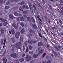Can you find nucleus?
Wrapping results in <instances>:
<instances>
[{
    "label": "nucleus",
    "mask_w": 63,
    "mask_h": 63,
    "mask_svg": "<svg viewBox=\"0 0 63 63\" xmlns=\"http://www.w3.org/2000/svg\"><path fill=\"white\" fill-rule=\"evenodd\" d=\"M53 47L54 48L55 50L56 51H59L60 50L55 45H54L53 46Z\"/></svg>",
    "instance_id": "obj_9"
},
{
    "label": "nucleus",
    "mask_w": 63,
    "mask_h": 63,
    "mask_svg": "<svg viewBox=\"0 0 63 63\" xmlns=\"http://www.w3.org/2000/svg\"><path fill=\"white\" fill-rule=\"evenodd\" d=\"M25 32V30L23 28L22 29V30L21 31V34H23Z\"/></svg>",
    "instance_id": "obj_22"
},
{
    "label": "nucleus",
    "mask_w": 63,
    "mask_h": 63,
    "mask_svg": "<svg viewBox=\"0 0 63 63\" xmlns=\"http://www.w3.org/2000/svg\"><path fill=\"white\" fill-rule=\"evenodd\" d=\"M33 57L35 58H36L37 57H38V54H34L33 56Z\"/></svg>",
    "instance_id": "obj_23"
},
{
    "label": "nucleus",
    "mask_w": 63,
    "mask_h": 63,
    "mask_svg": "<svg viewBox=\"0 0 63 63\" xmlns=\"http://www.w3.org/2000/svg\"><path fill=\"white\" fill-rule=\"evenodd\" d=\"M43 57H44L45 55H46V53H44L43 54Z\"/></svg>",
    "instance_id": "obj_53"
},
{
    "label": "nucleus",
    "mask_w": 63,
    "mask_h": 63,
    "mask_svg": "<svg viewBox=\"0 0 63 63\" xmlns=\"http://www.w3.org/2000/svg\"><path fill=\"white\" fill-rule=\"evenodd\" d=\"M6 0H4L3 2V0H0V4H2V3H3V4L5 3V2H6Z\"/></svg>",
    "instance_id": "obj_15"
},
{
    "label": "nucleus",
    "mask_w": 63,
    "mask_h": 63,
    "mask_svg": "<svg viewBox=\"0 0 63 63\" xmlns=\"http://www.w3.org/2000/svg\"><path fill=\"white\" fill-rule=\"evenodd\" d=\"M4 9H8V6H6L4 8Z\"/></svg>",
    "instance_id": "obj_44"
},
{
    "label": "nucleus",
    "mask_w": 63,
    "mask_h": 63,
    "mask_svg": "<svg viewBox=\"0 0 63 63\" xmlns=\"http://www.w3.org/2000/svg\"><path fill=\"white\" fill-rule=\"evenodd\" d=\"M3 43H4V39H2L0 41V43L1 45L3 44Z\"/></svg>",
    "instance_id": "obj_28"
},
{
    "label": "nucleus",
    "mask_w": 63,
    "mask_h": 63,
    "mask_svg": "<svg viewBox=\"0 0 63 63\" xmlns=\"http://www.w3.org/2000/svg\"><path fill=\"white\" fill-rule=\"evenodd\" d=\"M16 19L17 21H18L19 20V18H17Z\"/></svg>",
    "instance_id": "obj_55"
},
{
    "label": "nucleus",
    "mask_w": 63,
    "mask_h": 63,
    "mask_svg": "<svg viewBox=\"0 0 63 63\" xmlns=\"http://www.w3.org/2000/svg\"><path fill=\"white\" fill-rule=\"evenodd\" d=\"M23 14H27V11H23Z\"/></svg>",
    "instance_id": "obj_35"
},
{
    "label": "nucleus",
    "mask_w": 63,
    "mask_h": 63,
    "mask_svg": "<svg viewBox=\"0 0 63 63\" xmlns=\"http://www.w3.org/2000/svg\"><path fill=\"white\" fill-rule=\"evenodd\" d=\"M27 36L28 37V38H29L28 41V43L29 44H32L33 43V41L31 39V37L30 36L29 37V35H27Z\"/></svg>",
    "instance_id": "obj_5"
},
{
    "label": "nucleus",
    "mask_w": 63,
    "mask_h": 63,
    "mask_svg": "<svg viewBox=\"0 0 63 63\" xmlns=\"http://www.w3.org/2000/svg\"><path fill=\"white\" fill-rule=\"evenodd\" d=\"M15 0H10L8 1V3H12L14 2Z\"/></svg>",
    "instance_id": "obj_27"
},
{
    "label": "nucleus",
    "mask_w": 63,
    "mask_h": 63,
    "mask_svg": "<svg viewBox=\"0 0 63 63\" xmlns=\"http://www.w3.org/2000/svg\"><path fill=\"white\" fill-rule=\"evenodd\" d=\"M22 7L23 9H26V10H28L29 9V7L27 5H23L22 6Z\"/></svg>",
    "instance_id": "obj_10"
},
{
    "label": "nucleus",
    "mask_w": 63,
    "mask_h": 63,
    "mask_svg": "<svg viewBox=\"0 0 63 63\" xmlns=\"http://www.w3.org/2000/svg\"><path fill=\"white\" fill-rule=\"evenodd\" d=\"M60 3L61 4L63 5V0H60Z\"/></svg>",
    "instance_id": "obj_33"
},
{
    "label": "nucleus",
    "mask_w": 63,
    "mask_h": 63,
    "mask_svg": "<svg viewBox=\"0 0 63 63\" xmlns=\"http://www.w3.org/2000/svg\"><path fill=\"white\" fill-rule=\"evenodd\" d=\"M9 18L11 19H12L14 18V16L12 14H10L9 15Z\"/></svg>",
    "instance_id": "obj_11"
},
{
    "label": "nucleus",
    "mask_w": 63,
    "mask_h": 63,
    "mask_svg": "<svg viewBox=\"0 0 63 63\" xmlns=\"http://www.w3.org/2000/svg\"><path fill=\"white\" fill-rule=\"evenodd\" d=\"M33 7L34 8V9L36 10V6H35V5H33Z\"/></svg>",
    "instance_id": "obj_51"
},
{
    "label": "nucleus",
    "mask_w": 63,
    "mask_h": 63,
    "mask_svg": "<svg viewBox=\"0 0 63 63\" xmlns=\"http://www.w3.org/2000/svg\"><path fill=\"white\" fill-rule=\"evenodd\" d=\"M62 21L60 20H59V22H60V23L61 24V23H62Z\"/></svg>",
    "instance_id": "obj_57"
},
{
    "label": "nucleus",
    "mask_w": 63,
    "mask_h": 63,
    "mask_svg": "<svg viewBox=\"0 0 63 63\" xmlns=\"http://www.w3.org/2000/svg\"><path fill=\"white\" fill-rule=\"evenodd\" d=\"M20 19V20H21V21H24V17L23 16H21L19 17Z\"/></svg>",
    "instance_id": "obj_17"
},
{
    "label": "nucleus",
    "mask_w": 63,
    "mask_h": 63,
    "mask_svg": "<svg viewBox=\"0 0 63 63\" xmlns=\"http://www.w3.org/2000/svg\"><path fill=\"white\" fill-rule=\"evenodd\" d=\"M50 58V57L47 56L46 58V59H49Z\"/></svg>",
    "instance_id": "obj_49"
},
{
    "label": "nucleus",
    "mask_w": 63,
    "mask_h": 63,
    "mask_svg": "<svg viewBox=\"0 0 63 63\" xmlns=\"http://www.w3.org/2000/svg\"><path fill=\"white\" fill-rule=\"evenodd\" d=\"M52 53H54V54H55V53H56V52H55L54 51H53V50L52 51Z\"/></svg>",
    "instance_id": "obj_50"
},
{
    "label": "nucleus",
    "mask_w": 63,
    "mask_h": 63,
    "mask_svg": "<svg viewBox=\"0 0 63 63\" xmlns=\"http://www.w3.org/2000/svg\"><path fill=\"white\" fill-rule=\"evenodd\" d=\"M30 5H29V7H30V10H31V9H33V7H32V5H31V4L30 3H29Z\"/></svg>",
    "instance_id": "obj_26"
},
{
    "label": "nucleus",
    "mask_w": 63,
    "mask_h": 63,
    "mask_svg": "<svg viewBox=\"0 0 63 63\" xmlns=\"http://www.w3.org/2000/svg\"><path fill=\"white\" fill-rule=\"evenodd\" d=\"M19 0H15V2H19Z\"/></svg>",
    "instance_id": "obj_61"
},
{
    "label": "nucleus",
    "mask_w": 63,
    "mask_h": 63,
    "mask_svg": "<svg viewBox=\"0 0 63 63\" xmlns=\"http://www.w3.org/2000/svg\"><path fill=\"white\" fill-rule=\"evenodd\" d=\"M0 19L2 22H5V21H6V20L3 19L2 18H0Z\"/></svg>",
    "instance_id": "obj_19"
},
{
    "label": "nucleus",
    "mask_w": 63,
    "mask_h": 63,
    "mask_svg": "<svg viewBox=\"0 0 63 63\" xmlns=\"http://www.w3.org/2000/svg\"><path fill=\"white\" fill-rule=\"evenodd\" d=\"M11 31L12 34H15V29H12L11 30Z\"/></svg>",
    "instance_id": "obj_18"
},
{
    "label": "nucleus",
    "mask_w": 63,
    "mask_h": 63,
    "mask_svg": "<svg viewBox=\"0 0 63 63\" xmlns=\"http://www.w3.org/2000/svg\"><path fill=\"white\" fill-rule=\"evenodd\" d=\"M24 1H22V2H21V3L19 2L18 4L20 5H23L24 4Z\"/></svg>",
    "instance_id": "obj_25"
},
{
    "label": "nucleus",
    "mask_w": 63,
    "mask_h": 63,
    "mask_svg": "<svg viewBox=\"0 0 63 63\" xmlns=\"http://www.w3.org/2000/svg\"><path fill=\"white\" fill-rule=\"evenodd\" d=\"M33 51H32V52L30 51H29V53L30 54H33Z\"/></svg>",
    "instance_id": "obj_37"
},
{
    "label": "nucleus",
    "mask_w": 63,
    "mask_h": 63,
    "mask_svg": "<svg viewBox=\"0 0 63 63\" xmlns=\"http://www.w3.org/2000/svg\"><path fill=\"white\" fill-rule=\"evenodd\" d=\"M12 26L15 29H18V27L16 25V24H12Z\"/></svg>",
    "instance_id": "obj_13"
},
{
    "label": "nucleus",
    "mask_w": 63,
    "mask_h": 63,
    "mask_svg": "<svg viewBox=\"0 0 63 63\" xmlns=\"http://www.w3.org/2000/svg\"><path fill=\"white\" fill-rule=\"evenodd\" d=\"M29 47V49H30V50H31V49H32V48H33V47H32L31 46H30Z\"/></svg>",
    "instance_id": "obj_34"
},
{
    "label": "nucleus",
    "mask_w": 63,
    "mask_h": 63,
    "mask_svg": "<svg viewBox=\"0 0 63 63\" xmlns=\"http://www.w3.org/2000/svg\"><path fill=\"white\" fill-rule=\"evenodd\" d=\"M16 47L17 49H21V48L20 47V46H19L18 45V44L16 43Z\"/></svg>",
    "instance_id": "obj_8"
},
{
    "label": "nucleus",
    "mask_w": 63,
    "mask_h": 63,
    "mask_svg": "<svg viewBox=\"0 0 63 63\" xmlns=\"http://www.w3.org/2000/svg\"><path fill=\"white\" fill-rule=\"evenodd\" d=\"M18 55L16 54V53H12L11 54L10 56L11 57H12L14 58H17V56Z\"/></svg>",
    "instance_id": "obj_1"
},
{
    "label": "nucleus",
    "mask_w": 63,
    "mask_h": 63,
    "mask_svg": "<svg viewBox=\"0 0 63 63\" xmlns=\"http://www.w3.org/2000/svg\"><path fill=\"white\" fill-rule=\"evenodd\" d=\"M23 16L25 17V18H26V17H27V16L25 15H23Z\"/></svg>",
    "instance_id": "obj_48"
},
{
    "label": "nucleus",
    "mask_w": 63,
    "mask_h": 63,
    "mask_svg": "<svg viewBox=\"0 0 63 63\" xmlns=\"http://www.w3.org/2000/svg\"><path fill=\"white\" fill-rule=\"evenodd\" d=\"M20 40L22 42L23 41V38L22 37H21L20 38Z\"/></svg>",
    "instance_id": "obj_31"
},
{
    "label": "nucleus",
    "mask_w": 63,
    "mask_h": 63,
    "mask_svg": "<svg viewBox=\"0 0 63 63\" xmlns=\"http://www.w3.org/2000/svg\"><path fill=\"white\" fill-rule=\"evenodd\" d=\"M3 24L4 26H6V25L8 24V23L7 22H4Z\"/></svg>",
    "instance_id": "obj_38"
},
{
    "label": "nucleus",
    "mask_w": 63,
    "mask_h": 63,
    "mask_svg": "<svg viewBox=\"0 0 63 63\" xmlns=\"http://www.w3.org/2000/svg\"><path fill=\"white\" fill-rule=\"evenodd\" d=\"M20 25H21L22 27H24V24L23 23H21L20 24Z\"/></svg>",
    "instance_id": "obj_36"
},
{
    "label": "nucleus",
    "mask_w": 63,
    "mask_h": 63,
    "mask_svg": "<svg viewBox=\"0 0 63 63\" xmlns=\"http://www.w3.org/2000/svg\"><path fill=\"white\" fill-rule=\"evenodd\" d=\"M43 44L42 42H40L38 43V46H39L40 47H42L43 46Z\"/></svg>",
    "instance_id": "obj_12"
},
{
    "label": "nucleus",
    "mask_w": 63,
    "mask_h": 63,
    "mask_svg": "<svg viewBox=\"0 0 63 63\" xmlns=\"http://www.w3.org/2000/svg\"><path fill=\"white\" fill-rule=\"evenodd\" d=\"M38 33L39 36H40V37H41V38H42V34H41V33H40L39 32H38Z\"/></svg>",
    "instance_id": "obj_30"
},
{
    "label": "nucleus",
    "mask_w": 63,
    "mask_h": 63,
    "mask_svg": "<svg viewBox=\"0 0 63 63\" xmlns=\"http://www.w3.org/2000/svg\"><path fill=\"white\" fill-rule=\"evenodd\" d=\"M19 61L20 62H23L24 61V59L22 58L21 59H20Z\"/></svg>",
    "instance_id": "obj_29"
},
{
    "label": "nucleus",
    "mask_w": 63,
    "mask_h": 63,
    "mask_svg": "<svg viewBox=\"0 0 63 63\" xmlns=\"http://www.w3.org/2000/svg\"><path fill=\"white\" fill-rule=\"evenodd\" d=\"M3 63H6L7 62V58H3Z\"/></svg>",
    "instance_id": "obj_16"
},
{
    "label": "nucleus",
    "mask_w": 63,
    "mask_h": 63,
    "mask_svg": "<svg viewBox=\"0 0 63 63\" xmlns=\"http://www.w3.org/2000/svg\"><path fill=\"white\" fill-rule=\"evenodd\" d=\"M31 20L33 23H35V20L33 17H31Z\"/></svg>",
    "instance_id": "obj_20"
},
{
    "label": "nucleus",
    "mask_w": 63,
    "mask_h": 63,
    "mask_svg": "<svg viewBox=\"0 0 63 63\" xmlns=\"http://www.w3.org/2000/svg\"><path fill=\"white\" fill-rule=\"evenodd\" d=\"M29 32H30V33H33L34 34H35V31L34 30L31 29L29 30Z\"/></svg>",
    "instance_id": "obj_14"
},
{
    "label": "nucleus",
    "mask_w": 63,
    "mask_h": 63,
    "mask_svg": "<svg viewBox=\"0 0 63 63\" xmlns=\"http://www.w3.org/2000/svg\"><path fill=\"white\" fill-rule=\"evenodd\" d=\"M25 59L27 61H30L31 60V57L27 55L26 56Z\"/></svg>",
    "instance_id": "obj_3"
},
{
    "label": "nucleus",
    "mask_w": 63,
    "mask_h": 63,
    "mask_svg": "<svg viewBox=\"0 0 63 63\" xmlns=\"http://www.w3.org/2000/svg\"><path fill=\"white\" fill-rule=\"evenodd\" d=\"M54 56H55L56 57H57V54L56 53L54 54Z\"/></svg>",
    "instance_id": "obj_45"
},
{
    "label": "nucleus",
    "mask_w": 63,
    "mask_h": 63,
    "mask_svg": "<svg viewBox=\"0 0 63 63\" xmlns=\"http://www.w3.org/2000/svg\"><path fill=\"white\" fill-rule=\"evenodd\" d=\"M42 34H44L45 33V32L44 31H42Z\"/></svg>",
    "instance_id": "obj_56"
},
{
    "label": "nucleus",
    "mask_w": 63,
    "mask_h": 63,
    "mask_svg": "<svg viewBox=\"0 0 63 63\" xmlns=\"http://www.w3.org/2000/svg\"><path fill=\"white\" fill-rule=\"evenodd\" d=\"M61 35H63V32H61Z\"/></svg>",
    "instance_id": "obj_64"
},
{
    "label": "nucleus",
    "mask_w": 63,
    "mask_h": 63,
    "mask_svg": "<svg viewBox=\"0 0 63 63\" xmlns=\"http://www.w3.org/2000/svg\"><path fill=\"white\" fill-rule=\"evenodd\" d=\"M12 40V41L13 43H14L16 41L15 40V38L14 37H12L11 38Z\"/></svg>",
    "instance_id": "obj_24"
},
{
    "label": "nucleus",
    "mask_w": 63,
    "mask_h": 63,
    "mask_svg": "<svg viewBox=\"0 0 63 63\" xmlns=\"http://www.w3.org/2000/svg\"><path fill=\"white\" fill-rule=\"evenodd\" d=\"M46 62L47 63H50L51 62L50 60H48L47 62Z\"/></svg>",
    "instance_id": "obj_42"
},
{
    "label": "nucleus",
    "mask_w": 63,
    "mask_h": 63,
    "mask_svg": "<svg viewBox=\"0 0 63 63\" xmlns=\"http://www.w3.org/2000/svg\"><path fill=\"white\" fill-rule=\"evenodd\" d=\"M39 24H40V25H42V26H43V24L42 23V22L39 21Z\"/></svg>",
    "instance_id": "obj_46"
},
{
    "label": "nucleus",
    "mask_w": 63,
    "mask_h": 63,
    "mask_svg": "<svg viewBox=\"0 0 63 63\" xmlns=\"http://www.w3.org/2000/svg\"><path fill=\"white\" fill-rule=\"evenodd\" d=\"M32 27H33L35 29H37L38 28V27L35 24H32Z\"/></svg>",
    "instance_id": "obj_7"
},
{
    "label": "nucleus",
    "mask_w": 63,
    "mask_h": 63,
    "mask_svg": "<svg viewBox=\"0 0 63 63\" xmlns=\"http://www.w3.org/2000/svg\"><path fill=\"white\" fill-rule=\"evenodd\" d=\"M45 19H46V20H47V16H45Z\"/></svg>",
    "instance_id": "obj_52"
},
{
    "label": "nucleus",
    "mask_w": 63,
    "mask_h": 63,
    "mask_svg": "<svg viewBox=\"0 0 63 63\" xmlns=\"http://www.w3.org/2000/svg\"><path fill=\"white\" fill-rule=\"evenodd\" d=\"M38 50L39 51V53H38L39 55H41V54L43 53V50L41 47H39L38 48Z\"/></svg>",
    "instance_id": "obj_2"
},
{
    "label": "nucleus",
    "mask_w": 63,
    "mask_h": 63,
    "mask_svg": "<svg viewBox=\"0 0 63 63\" xmlns=\"http://www.w3.org/2000/svg\"><path fill=\"white\" fill-rule=\"evenodd\" d=\"M19 10L20 11H23V9H22V7H21L19 8Z\"/></svg>",
    "instance_id": "obj_39"
},
{
    "label": "nucleus",
    "mask_w": 63,
    "mask_h": 63,
    "mask_svg": "<svg viewBox=\"0 0 63 63\" xmlns=\"http://www.w3.org/2000/svg\"><path fill=\"white\" fill-rule=\"evenodd\" d=\"M50 55H51V56H52V57H54V55H53V54H51Z\"/></svg>",
    "instance_id": "obj_63"
},
{
    "label": "nucleus",
    "mask_w": 63,
    "mask_h": 63,
    "mask_svg": "<svg viewBox=\"0 0 63 63\" xmlns=\"http://www.w3.org/2000/svg\"><path fill=\"white\" fill-rule=\"evenodd\" d=\"M1 33H2V34H4V31H1Z\"/></svg>",
    "instance_id": "obj_59"
},
{
    "label": "nucleus",
    "mask_w": 63,
    "mask_h": 63,
    "mask_svg": "<svg viewBox=\"0 0 63 63\" xmlns=\"http://www.w3.org/2000/svg\"><path fill=\"white\" fill-rule=\"evenodd\" d=\"M11 47H12V48H15L16 47V46L14 45H11Z\"/></svg>",
    "instance_id": "obj_40"
},
{
    "label": "nucleus",
    "mask_w": 63,
    "mask_h": 63,
    "mask_svg": "<svg viewBox=\"0 0 63 63\" xmlns=\"http://www.w3.org/2000/svg\"><path fill=\"white\" fill-rule=\"evenodd\" d=\"M14 15L15 16H19V14L16 12H15L14 13Z\"/></svg>",
    "instance_id": "obj_21"
},
{
    "label": "nucleus",
    "mask_w": 63,
    "mask_h": 63,
    "mask_svg": "<svg viewBox=\"0 0 63 63\" xmlns=\"http://www.w3.org/2000/svg\"><path fill=\"white\" fill-rule=\"evenodd\" d=\"M38 20L39 22H40H40H42V20H41L40 18Z\"/></svg>",
    "instance_id": "obj_54"
},
{
    "label": "nucleus",
    "mask_w": 63,
    "mask_h": 63,
    "mask_svg": "<svg viewBox=\"0 0 63 63\" xmlns=\"http://www.w3.org/2000/svg\"><path fill=\"white\" fill-rule=\"evenodd\" d=\"M18 45L19 46H21V42L19 41L18 43Z\"/></svg>",
    "instance_id": "obj_32"
},
{
    "label": "nucleus",
    "mask_w": 63,
    "mask_h": 63,
    "mask_svg": "<svg viewBox=\"0 0 63 63\" xmlns=\"http://www.w3.org/2000/svg\"><path fill=\"white\" fill-rule=\"evenodd\" d=\"M25 54H23L22 55V57H24L25 56Z\"/></svg>",
    "instance_id": "obj_62"
},
{
    "label": "nucleus",
    "mask_w": 63,
    "mask_h": 63,
    "mask_svg": "<svg viewBox=\"0 0 63 63\" xmlns=\"http://www.w3.org/2000/svg\"><path fill=\"white\" fill-rule=\"evenodd\" d=\"M28 51H29V49L28 48V47H27L26 49V52H28Z\"/></svg>",
    "instance_id": "obj_41"
},
{
    "label": "nucleus",
    "mask_w": 63,
    "mask_h": 63,
    "mask_svg": "<svg viewBox=\"0 0 63 63\" xmlns=\"http://www.w3.org/2000/svg\"><path fill=\"white\" fill-rule=\"evenodd\" d=\"M27 21H28L29 22H31V23H32V21H31V17L29 16H28L27 18Z\"/></svg>",
    "instance_id": "obj_6"
},
{
    "label": "nucleus",
    "mask_w": 63,
    "mask_h": 63,
    "mask_svg": "<svg viewBox=\"0 0 63 63\" xmlns=\"http://www.w3.org/2000/svg\"><path fill=\"white\" fill-rule=\"evenodd\" d=\"M48 6L50 8V9L52 10V7H51V6H50V5H49Z\"/></svg>",
    "instance_id": "obj_47"
},
{
    "label": "nucleus",
    "mask_w": 63,
    "mask_h": 63,
    "mask_svg": "<svg viewBox=\"0 0 63 63\" xmlns=\"http://www.w3.org/2000/svg\"><path fill=\"white\" fill-rule=\"evenodd\" d=\"M47 48H50V46L48 45H47Z\"/></svg>",
    "instance_id": "obj_43"
},
{
    "label": "nucleus",
    "mask_w": 63,
    "mask_h": 63,
    "mask_svg": "<svg viewBox=\"0 0 63 63\" xmlns=\"http://www.w3.org/2000/svg\"><path fill=\"white\" fill-rule=\"evenodd\" d=\"M19 36H20V32H18L16 33L15 37L16 39H18Z\"/></svg>",
    "instance_id": "obj_4"
},
{
    "label": "nucleus",
    "mask_w": 63,
    "mask_h": 63,
    "mask_svg": "<svg viewBox=\"0 0 63 63\" xmlns=\"http://www.w3.org/2000/svg\"><path fill=\"white\" fill-rule=\"evenodd\" d=\"M58 47L59 48H60H60H61V46H58Z\"/></svg>",
    "instance_id": "obj_60"
},
{
    "label": "nucleus",
    "mask_w": 63,
    "mask_h": 63,
    "mask_svg": "<svg viewBox=\"0 0 63 63\" xmlns=\"http://www.w3.org/2000/svg\"><path fill=\"white\" fill-rule=\"evenodd\" d=\"M25 47H23V51H24V50H25Z\"/></svg>",
    "instance_id": "obj_58"
}]
</instances>
